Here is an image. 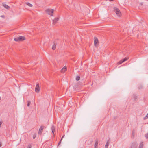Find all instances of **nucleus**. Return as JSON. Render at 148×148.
Masks as SVG:
<instances>
[{
    "label": "nucleus",
    "instance_id": "1",
    "mask_svg": "<svg viewBox=\"0 0 148 148\" xmlns=\"http://www.w3.org/2000/svg\"><path fill=\"white\" fill-rule=\"evenodd\" d=\"M54 11V10L53 9H47L45 10L46 13L51 16H53V13Z\"/></svg>",
    "mask_w": 148,
    "mask_h": 148
},
{
    "label": "nucleus",
    "instance_id": "2",
    "mask_svg": "<svg viewBox=\"0 0 148 148\" xmlns=\"http://www.w3.org/2000/svg\"><path fill=\"white\" fill-rule=\"evenodd\" d=\"M25 39V37L23 36H20L14 38V40L16 41H21Z\"/></svg>",
    "mask_w": 148,
    "mask_h": 148
},
{
    "label": "nucleus",
    "instance_id": "3",
    "mask_svg": "<svg viewBox=\"0 0 148 148\" xmlns=\"http://www.w3.org/2000/svg\"><path fill=\"white\" fill-rule=\"evenodd\" d=\"M114 11L117 15L119 16H120L121 15V13L120 10L116 8H114Z\"/></svg>",
    "mask_w": 148,
    "mask_h": 148
},
{
    "label": "nucleus",
    "instance_id": "4",
    "mask_svg": "<svg viewBox=\"0 0 148 148\" xmlns=\"http://www.w3.org/2000/svg\"><path fill=\"white\" fill-rule=\"evenodd\" d=\"M45 127V126H42V125L40 127L39 130L38 132V134H41L42 132V131Z\"/></svg>",
    "mask_w": 148,
    "mask_h": 148
},
{
    "label": "nucleus",
    "instance_id": "5",
    "mask_svg": "<svg viewBox=\"0 0 148 148\" xmlns=\"http://www.w3.org/2000/svg\"><path fill=\"white\" fill-rule=\"evenodd\" d=\"M35 90L37 93H38L40 91V86L39 84H37L36 86Z\"/></svg>",
    "mask_w": 148,
    "mask_h": 148
},
{
    "label": "nucleus",
    "instance_id": "6",
    "mask_svg": "<svg viewBox=\"0 0 148 148\" xmlns=\"http://www.w3.org/2000/svg\"><path fill=\"white\" fill-rule=\"evenodd\" d=\"M137 144L136 143H134L132 144L131 148H137Z\"/></svg>",
    "mask_w": 148,
    "mask_h": 148
},
{
    "label": "nucleus",
    "instance_id": "7",
    "mask_svg": "<svg viewBox=\"0 0 148 148\" xmlns=\"http://www.w3.org/2000/svg\"><path fill=\"white\" fill-rule=\"evenodd\" d=\"M94 45L95 46H96V45L98 42V40L97 38L96 37H94Z\"/></svg>",
    "mask_w": 148,
    "mask_h": 148
},
{
    "label": "nucleus",
    "instance_id": "8",
    "mask_svg": "<svg viewBox=\"0 0 148 148\" xmlns=\"http://www.w3.org/2000/svg\"><path fill=\"white\" fill-rule=\"evenodd\" d=\"M98 140H95V144L94 145V148H98Z\"/></svg>",
    "mask_w": 148,
    "mask_h": 148
},
{
    "label": "nucleus",
    "instance_id": "9",
    "mask_svg": "<svg viewBox=\"0 0 148 148\" xmlns=\"http://www.w3.org/2000/svg\"><path fill=\"white\" fill-rule=\"evenodd\" d=\"M59 20V18H55L54 20H53V25H55L56 23Z\"/></svg>",
    "mask_w": 148,
    "mask_h": 148
},
{
    "label": "nucleus",
    "instance_id": "10",
    "mask_svg": "<svg viewBox=\"0 0 148 148\" xmlns=\"http://www.w3.org/2000/svg\"><path fill=\"white\" fill-rule=\"evenodd\" d=\"M65 66H66L61 69V71L62 73H63L66 71V68Z\"/></svg>",
    "mask_w": 148,
    "mask_h": 148
},
{
    "label": "nucleus",
    "instance_id": "11",
    "mask_svg": "<svg viewBox=\"0 0 148 148\" xmlns=\"http://www.w3.org/2000/svg\"><path fill=\"white\" fill-rule=\"evenodd\" d=\"M51 129L53 134H54L55 132V126L54 125H52L51 127Z\"/></svg>",
    "mask_w": 148,
    "mask_h": 148
},
{
    "label": "nucleus",
    "instance_id": "12",
    "mask_svg": "<svg viewBox=\"0 0 148 148\" xmlns=\"http://www.w3.org/2000/svg\"><path fill=\"white\" fill-rule=\"evenodd\" d=\"M56 45L55 43L52 46V49L53 50H54L56 49Z\"/></svg>",
    "mask_w": 148,
    "mask_h": 148
},
{
    "label": "nucleus",
    "instance_id": "13",
    "mask_svg": "<svg viewBox=\"0 0 148 148\" xmlns=\"http://www.w3.org/2000/svg\"><path fill=\"white\" fill-rule=\"evenodd\" d=\"M3 6L5 8L7 9H9L10 8V7L6 4L4 5Z\"/></svg>",
    "mask_w": 148,
    "mask_h": 148
},
{
    "label": "nucleus",
    "instance_id": "14",
    "mask_svg": "<svg viewBox=\"0 0 148 148\" xmlns=\"http://www.w3.org/2000/svg\"><path fill=\"white\" fill-rule=\"evenodd\" d=\"M25 4L27 5H28V6H29V7H32V4H31V3H28V2L26 3Z\"/></svg>",
    "mask_w": 148,
    "mask_h": 148
},
{
    "label": "nucleus",
    "instance_id": "15",
    "mask_svg": "<svg viewBox=\"0 0 148 148\" xmlns=\"http://www.w3.org/2000/svg\"><path fill=\"white\" fill-rule=\"evenodd\" d=\"M109 140H108L105 145V148H108L109 145Z\"/></svg>",
    "mask_w": 148,
    "mask_h": 148
},
{
    "label": "nucleus",
    "instance_id": "16",
    "mask_svg": "<svg viewBox=\"0 0 148 148\" xmlns=\"http://www.w3.org/2000/svg\"><path fill=\"white\" fill-rule=\"evenodd\" d=\"M129 58V57H128V58H127V57L126 58H126H125L123 59H122V60L123 61V62H124L127 60Z\"/></svg>",
    "mask_w": 148,
    "mask_h": 148
},
{
    "label": "nucleus",
    "instance_id": "17",
    "mask_svg": "<svg viewBox=\"0 0 148 148\" xmlns=\"http://www.w3.org/2000/svg\"><path fill=\"white\" fill-rule=\"evenodd\" d=\"M139 148H143V144L142 143L140 144Z\"/></svg>",
    "mask_w": 148,
    "mask_h": 148
},
{
    "label": "nucleus",
    "instance_id": "18",
    "mask_svg": "<svg viewBox=\"0 0 148 148\" xmlns=\"http://www.w3.org/2000/svg\"><path fill=\"white\" fill-rule=\"evenodd\" d=\"M27 148H31L32 145L31 144H29L27 145Z\"/></svg>",
    "mask_w": 148,
    "mask_h": 148
},
{
    "label": "nucleus",
    "instance_id": "19",
    "mask_svg": "<svg viewBox=\"0 0 148 148\" xmlns=\"http://www.w3.org/2000/svg\"><path fill=\"white\" fill-rule=\"evenodd\" d=\"M80 79V77L79 76H77L76 77V79L77 81L79 80Z\"/></svg>",
    "mask_w": 148,
    "mask_h": 148
},
{
    "label": "nucleus",
    "instance_id": "20",
    "mask_svg": "<svg viewBox=\"0 0 148 148\" xmlns=\"http://www.w3.org/2000/svg\"><path fill=\"white\" fill-rule=\"evenodd\" d=\"M31 104V102L30 101H27V106L29 107L30 106V104Z\"/></svg>",
    "mask_w": 148,
    "mask_h": 148
},
{
    "label": "nucleus",
    "instance_id": "21",
    "mask_svg": "<svg viewBox=\"0 0 148 148\" xmlns=\"http://www.w3.org/2000/svg\"><path fill=\"white\" fill-rule=\"evenodd\" d=\"M123 60H122L121 61H120L119 62H118V64H121L123 62Z\"/></svg>",
    "mask_w": 148,
    "mask_h": 148
},
{
    "label": "nucleus",
    "instance_id": "22",
    "mask_svg": "<svg viewBox=\"0 0 148 148\" xmlns=\"http://www.w3.org/2000/svg\"><path fill=\"white\" fill-rule=\"evenodd\" d=\"M145 137L147 138H148V133L145 134Z\"/></svg>",
    "mask_w": 148,
    "mask_h": 148
},
{
    "label": "nucleus",
    "instance_id": "23",
    "mask_svg": "<svg viewBox=\"0 0 148 148\" xmlns=\"http://www.w3.org/2000/svg\"><path fill=\"white\" fill-rule=\"evenodd\" d=\"M36 136V134H34V135L33 136V138L34 139H35V138Z\"/></svg>",
    "mask_w": 148,
    "mask_h": 148
},
{
    "label": "nucleus",
    "instance_id": "24",
    "mask_svg": "<svg viewBox=\"0 0 148 148\" xmlns=\"http://www.w3.org/2000/svg\"><path fill=\"white\" fill-rule=\"evenodd\" d=\"M134 98L136 100L137 99V96L135 95H134Z\"/></svg>",
    "mask_w": 148,
    "mask_h": 148
},
{
    "label": "nucleus",
    "instance_id": "25",
    "mask_svg": "<svg viewBox=\"0 0 148 148\" xmlns=\"http://www.w3.org/2000/svg\"><path fill=\"white\" fill-rule=\"evenodd\" d=\"M142 88V86H140L139 87H138V88L140 89Z\"/></svg>",
    "mask_w": 148,
    "mask_h": 148
},
{
    "label": "nucleus",
    "instance_id": "26",
    "mask_svg": "<svg viewBox=\"0 0 148 148\" xmlns=\"http://www.w3.org/2000/svg\"><path fill=\"white\" fill-rule=\"evenodd\" d=\"M61 141H62V140H60V142H59L58 145H60L61 144Z\"/></svg>",
    "mask_w": 148,
    "mask_h": 148
},
{
    "label": "nucleus",
    "instance_id": "27",
    "mask_svg": "<svg viewBox=\"0 0 148 148\" xmlns=\"http://www.w3.org/2000/svg\"><path fill=\"white\" fill-rule=\"evenodd\" d=\"M2 122H0V127H1V125L2 124Z\"/></svg>",
    "mask_w": 148,
    "mask_h": 148
},
{
    "label": "nucleus",
    "instance_id": "28",
    "mask_svg": "<svg viewBox=\"0 0 148 148\" xmlns=\"http://www.w3.org/2000/svg\"><path fill=\"white\" fill-rule=\"evenodd\" d=\"M64 136H62V138H61V140H62V139L63 138H64Z\"/></svg>",
    "mask_w": 148,
    "mask_h": 148
},
{
    "label": "nucleus",
    "instance_id": "29",
    "mask_svg": "<svg viewBox=\"0 0 148 148\" xmlns=\"http://www.w3.org/2000/svg\"><path fill=\"white\" fill-rule=\"evenodd\" d=\"M132 135H133V136L134 135V132H133L132 133Z\"/></svg>",
    "mask_w": 148,
    "mask_h": 148
},
{
    "label": "nucleus",
    "instance_id": "30",
    "mask_svg": "<svg viewBox=\"0 0 148 148\" xmlns=\"http://www.w3.org/2000/svg\"><path fill=\"white\" fill-rule=\"evenodd\" d=\"M140 4L141 5H142L143 4L142 3H140Z\"/></svg>",
    "mask_w": 148,
    "mask_h": 148
},
{
    "label": "nucleus",
    "instance_id": "31",
    "mask_svg": "<svg viewBox=\"0 0 148 148\" xmlns=\"http://www.w3.org/2000/svg\"><path fill=\"white\" fill-rule=\"evenodd\" d=\"M146 117H147V118H148V113L147 114V116H146Z\"/></svg>",
    "mask_w": 148,
    "mask_h": 148
},
{
    "label": "nucleus",
    "instance_id": "32",
    "mask_svg": "<svg viewBox=\"0 0 148 148\" xmlns=\"http://www.w3.org/2000/svg\"><path fill=\"white\" fill-rule=\"evenodd\" d=\"M1 146H2L1 144V143H0V147Z\"/></svg>",
    "mask_w": 148,
    "mask_h": 148
},
{
    "label": "nucleus",
    "instance_id": "33",
    "mask_svg": "<svg viewBox=\"0 0 148 148\" xmlns=\"http://www.w3.org/2000/svg\"><path fill=\"white\" fill-rule=\"evenodd\" d=\"M13 80H14V81H16V80H14V79H13Z\"/></svg>",
    "mask_w": 148,
    "mask_h": 148
}]
</instances>
